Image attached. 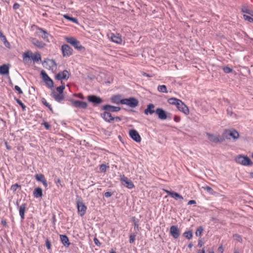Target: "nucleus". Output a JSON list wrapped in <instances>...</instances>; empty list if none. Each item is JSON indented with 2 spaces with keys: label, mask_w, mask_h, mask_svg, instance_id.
Here are the masks:
<instances>
[{
  "label": "nucleus",
  "mask_w": 253,
  "mask_h": 253,
  "mask_svg": "<svg viewBox=\"0 0 253 253\" xmlns=\"http://www.w3.org/2000/svg\"><path fill=\"white\" fill-rule=\"evenodd\" d=\"M16 101L17 103L21 106L22 110L24 111L26 109V106L19 99H16Z\"/></svg>",
  "instance_id": "a18cd8bd"
},
{
  "label": "nucleus",
  "mask_w": 253,
  "mask_h": 253,
  "mask_svg": "<svg viewBox=\"0 0 253 253\" xmlns=\"http://www.w3.org/2000/svg\"><path fill=\"white\" fill-rule=\"evenodd\" d=\"M33 195L36 198L42 197L43 195L42 189L40 187L35 189L33 192Z\"/></svg>",
  "instance_id": "b1692460"
},
{
  "label": "nucleus",
  "mask_w": 253,
  "mask_h": 253,
  "mask_svg": "<svg viewBox=\"0 0 253 253\" xmlns=\"http://www.w3.org/2000/svg\"><path fill=\"white\" fill-rule=\"evenodd\" d=\"M198 253H205V249H203L202 250H199Z\"/></svg>",
  "instance_id": "774afa93"
},
{
  "label": "nucleus",
  "mask_w": 253,
  "mask_h": 253,
  "mask_svg": "<svg viewBox=\"0 0 253 253\" xmlns=\"http://www.w3.org/2000/svg\"><path fill=\"white\" fill-rule=\"evenodd\" d=\"M31 42L32 43L36 46L40 48H42L45 47L46 45L45 43L42 42V41H40L38 40L35 39V38H32L31 40Z\"/></svg>",
  "instance_id": "4be33fe9"
},
{
  "label": "nucleus",
  "mask_w": 253,
  "mask_h": 253,
  "mask_svg": "<svg viewBox=\"0 0 253 253\" xmlns=\"http://www.w3.org/2000/svg\"><path fill=\"white\" fill-rule=\"evenodd\" d=\"M42 104L44 105L46 107H48L51 112H53V110L51 105L48 102H47L45 98H42Z\"/></svg>",
  "instance_id": "c9c22d12"
},
{
  "label": "nucleus",
  "mask_w": 253,
  "mask_h": 253,
  "mask_svg": "<svg viewBox=\"0 0 253 253\" xmlns=\"http://www.w3.org/2000/svg\"><path fill=\"white\" fill-rule=\"evenodd\" d=\"M23 58L24 61H26L27 58L29 59H31L34 62H38L41 61V56L40 53L36 52L35 54H33L30 50L27 51L23 54Z\"/></svg>",
  "instance_id": "f257e3e1"
},
{
  "label": "nucleus",
  "mask_w": 253,
  "mask_h": 253,
  "mask_svg": "<svg viewBox=\"0 0 253 253\" xmlns=\"http://www.w3.org/2000/svg\"><path fill=\"white\" fill-rule=\"evenodd\" d=\"M243 16H244L245 20H247L250 22H253V17H251L247 15H244Z\"/></svg>",
  "instance_id": "8fccbe9b"
},
{
  "label": "nucleus",
  "mask_w": 253,
  "mask_h": 253,
  "mask_svg": "<svg viewBox=\"0 0 253 253\" xmlns=\"http://www.w3.org/2000/svg\"><path fill=\"white\" fill-rule=\"evenodd\" d=\"M9 72V67L7 65L4 64L0 67V74L5 75Z\"/></svg>",
  "instance_id": "cd10ccee"
},
{
  "label": "nucleus",
  "mask_w": 253,
  "mask_h": 253,
  "mask_svg": "<svg viewBox=\"0 0 253 253\" xmlns=\"http://www.w3.org/2000/svg\"><path fill=\"white\" fill-rule=\"evenodd\" d=\"M204 231V228L202 226H199L197 228L196 231L195 232V235L196 236L200 237L201 236L202 232Z\"/></svg>",
  "instance_id": "72a5a7b5"
},
{
  "label": "nucleus",
  "mask_w": 253,
  "mask_h": 253,
  "mask_svg": "<svg viewBox=\"0 0 253 253\" xmlns=\"http://www.w3.org/2000/svg\"><path fill=\"white\" fill-rule=\"evenodd\" d=\"M102 109L105 111H108L110 112H117L121 110L119 107H116L110 105H105L103 106Z\"/></svg>",
  "instance_id": "aec40b11"
},
{
  "label": "nucleus",
  "mask_w": 253,
  "mask_h": 253,
  "mask_svg": "<svg viewBox=\"0 0 253 253\" xmlns=\"http://www.w3.org/2000/svg\"><path fill=\"white\" fill-rule=\"evenodd\" d=\"M4 45L6 47H8V48H9L10 47V43H9V42L7 41L6 39V37H3V38L1 40Z\"/></svg>",
  "instance_id": "79ce46f5"
},
{
  "label": "nucleus",
  "mask_w": 253,
  "mask_h": 253,
  "mask_svg": "<svg viewBox=\"0 0 253 253\" xmlns=\"http://www.w3.org/2000/svg\"><path fill=\"white\" fill-rule=\"evenodd\" d=\"M71 101L72 105L76 108L86 109L87 107V104L85 102L74 100H72Z\"/></svg>",
  "instance_id": "4468645a"
},
{
  "label": "nucleus",
  "mask_w": 253,
  "mask_h": 253,
  "mask_svg": "<svg viewBox=\"0 0 253 253\" xmlns=\"http://www.w3.org/2000/svg\"><path fill=\"white\" fill-rule=\"evenodd\" d=\"M236 162L243 166H251L253 164L251 160L247 157L239 155L235 159Z\"/></svg>",
  "instance_id": "20e7f679"
},
{
  "label": "nucleus",
  "mask_w": 253,
  "mask_h": 253,
  "mask_svg": "<svg viewBox=\"0 0 253 253\" xmlns=\"http://www.w3.org/2000/svg\"><path fill=\"white\" fill-rule=\"evenodd\" d=\"M94 242L95 244L97 246L100 245V242H99V240L96 238H94Z\"/></svg>",
  "instance_id": "680f3d73"
},
{
  "label": "nucleus",
  "mask_w": 253,
  "mask_h": 253,
  "mask_svg": "<svg viewBox=\"0 0 253 253\" xmlns=\"http://www.w3.org/2000/svg\"><path fill=\"white\" fill-rule=\"evenodd\" d=\"M44 82L46 84L48 87L51 88L53 86V82L50 78L48 79H47L46 81Z\"/></svg>",
  "instance_id": "f704fd0d"
},
{
  "label": "nucleus",
  "mask_w": 253,
  "mask_h": 253,
  "mask_svg": "<svg viewBox=\"0 0 253 253\" xmlns=\"http://www.w3.org/2000/svg\"><path fill=\"white\" fill-rule=\"evenodd\" d=\"M14 89H15L16 90H17V91L18 92V93H19V94H22V93H23V91H22V90H21V89L20 88V87H19L18 85H15V86H14Z\"/></svg>",
  "instance_id": "864d4df0"
},
{
  "label": "nucleus",
  "mask_w": 253,
  "mask_h": 253,
  "mask_svg": "<svg viewBox=\"0 0 253 253\" xmlns=\"http://www.w3.org/2000/svg\"><path fill=\"white\" fill-rule=\"evenodd\" d=\"M60 240L62 243L66 247H69L70 243L69 239L66 235H61L60 236Z\"/></svg>",
  "instance_id": "393cba45"
},
{
  "label": "nucleus",
  "mask_w": 253,
  "mask_h": 253,
  "mask_svg": "<svg viewBox=\"0 0 253 253\" xmlns=\"http://www.w3.org/2000/svg\"><path fill=\"white\" fill-rule=\"evenodd\" d=\"M171 197L174 198L176 200H178V199L181 200L183 199V198L181 195L174 192H173V193H172Z\"/></svg>",
  "instance_id": "2f4dec72"
},
{
  "label": "nucleus",
  "mask_w": 253,
  "mask_h": 253,
  "mask_svg": "<svg viewBox=\"0 0 253 253\" xmlns=\"http://www.w3.org/2000/svg\"><path fill=\"white\" fill-rule=\"evenodd\" d=\"M183 235L187 239L190 240L193 237V233L191 231H185Z\"/></svg>",
  "instance_id": "c756f323"
},
{
  "label": "nucleus",
  "mask_w": 253,
  "mask_h": 253,
  "mask_svg": "<svg viewBox=\"0 0 253 253\" xmlns=\"http://www.w3.org/2000/svg\"><path fill=\"white\" fill-rule=\"evenodd\" d=\"M26 207V204H23L19 208V214L22 219L24 218Z\"/></svg>",
  "instance_id": "c85d7f7f"
},
{
  "label": "nucleus",
  "mask_w": 253,
  "mask_h": 253,
  "mask_svg": "<svg viewBox=\"0 0 253 253\" xmlns=\"http://www.w3.org/2000/svg\"><path fill=\"white\" fill-rule=\"evenodd\" d=\"M101 117L106 122L111 123L115 120V118L112 116L111 113L108 111H105L103 113L101 114Z\"/></svg>",
  "instance_id": "412c9836"
},
{
  "label": "nucleus",
  "mask_w": 253,
  "mask_h": 253,
  "mask_svg": "<svg viewBox=\"0 0 253 253\" xmlns=\"http://www.w3.org/2000/svg\"><path fill=\"white\" fill-rule=\"evenodd\" d=\"M112 195V194L110 192H106L104 193V196L106 198H109Z\"/></svg>",
  "instance_id": "bf43d9fd"
},
{
  "label": "nucleus",
  "mask_w": 253,
  "mask_h": 253,
  "mask_svg": "<svg viewBox=\"0 0 253 253\" xmlns=\"http://www.w3.org/2000/svg\"><path fill=\"white\" fill-rule=\"evenodd\" d=\"M196 203V201L195 200H190L188 203V205H192V204H195Z\"/></svg>",
  "instance_id": "e2e57ef3"
},
{
  "label": "nucleus",
  "mask_w": 253,
  "mask_h": 253,
  "mask_svg": "<svg viewBox=\"0 0 253 253\" xmlns=\"http://www.w3.org/2000/svg\"><path fill=\"white\" fill-rule=\"evenodd\" d=\"M42 183L45 187H47V183L45 179L43 181H42Z\"/></svg>",
  "instance_id": "69168bd1"
},
{
  "label": "nucleus",
  "mask_w": 253,
  "mask_h": 253,
  "mask_svg": "<svg viewBox=\"0 0 253 253\" xmlns=\"http://www.w3.org/2000/svg\"><path fill=\"white\" fill-rule=\"evenodd\" d=\"M233 238L234 239L238 241L239 242H242V239L240 235H239L238 234H235L233 235Z\"/></svg>",
  "instance_id": "49530a36"
},
{
  "label": "nucleus",
  "mask_w": 253,
  "mask_h": 253,
  "mask_svg": "<svg viewBox=\"0 0 253 253\" xmlns=\"http://www.w3.org/2000/svg\"><path fill=\"white\" fill-rule=\"evenodd\" d=\"M223 70L225 73H229L232 71V69L226 66L223 68Z\"/></svg>",
  "instance_id": "de8ad7c7"
},
{
  "label": "nucleus",
  "mask_w": 253,
  "mask_h": 253,
  "mask_svg": "<svg viewBox=\"0 0 253 253\" xmlns=\"http://www.w3.org/2000/svg\"><path fill=\"white\" fill-rule=\"evenodd\" d=\"M21 187V185L18 184H15L11 186L10 189L13 192H15L18 188Z\"/></svg>",
  "instance_id": "a19ab883"
},
{
  "label": "nucleus",
  "mask_w": 253,
  "mask_h": 253,
  "mask_svg": "<svg viewBox=\"0 0 253 253\" xmlns=\"http://www.w3.org/2000/svg\"><path fill=\"white\" fill-rule=\"evenodd\" d=\"M129 243H133L135 240V237H136V234H135L134 233H132V234H131L130 235H129Z\"/></svg>",
  "instance_id": "ea45409f"
},
{
  "label": "nucleus",
  "mask_w": 253,
  "mask_h": 253,
  "mask_svg": "<svg viewBox=\"0 0 253 253\" xmlns=\"http://www.w3.org/2000/svg\"><path fill=\"white\" fill-rule=\"evenodd\" d=\"M88 100L94 104H99L102 102V99L97 96L91 95L87 96Z\"/></svg>",
  "instance_id": "6ab92c4d"
},
{
  "label": "nucleus",
  "mask_w": 253,
  "mask_h": 253,
  "mask_svg": "<svg viewBox=\"0 0 253 253\" xmlns=\"http://www.w3.org/2000/svg\"><path fill=\"white\" fill-rule=\"evenodd\" d=\"M156 114L158 118L161 120H165L168 118L170 119V114L167 113L164 109L161 108L156 109Z\"/></svg>",
  "instance_id": "423d86ee"
},
{
  "label": "nucleus",
  "mask_w": 253,
  "mask_h": 253,
  "mask_svg": "<svg viewBox=\"0 0 253 253\" xmlns=\"http://www.w3.org/2000/svg\"><path fill=\"white\" fill-rule=\"evenodd\" d=\"M109 38L113 42L118 44H121L123 41L122 37L119 34L111 33Z\"/></svg>",
  "instance_id": "2eb2a0df"
},
{
  "label": "nucleus",
  "mask_w": 253,
  "mask_h": 253,
  "mask_svg": "<svg viewBox=\"0 0 253 253\" xmlns=\"http://www.w3.org/2000/svg\"><path fill=\"white\" fill-rule=\"evenodd\" d=\"M158 90L163 93H167V87L165 85H159L158 86Z\"/></svg>",
  "instance_id": "7c9ffc66"
},
{
  "label": "nucleus",
  "mask_w": 253,
  "mask_h": 253,
  "mask_svg": "<svg viewBox=\"0 0 253 253\" xmlns=\"http://www.w3.org/2000/svg\"><path fill=\"white\" fill-rule=\"evenodd\" d=\"M204 190L207 191L209 193H212V192L213 191V190L212 188L208 186H204L202 187Z\"/></svg>",
  "instance_id": "3c124183"
},
{
  "label": "nucleus",
  "mask_w": 253,
  "mask_h": 253,
  "mask_svg": "<svg viewBox=\"0 0 253 253\" xmlns=\"http://www.w3.org/2000/svg\"><path fill=\"white\" fill-rule=\"evenodd\" d=\"M43 66L52 72L56 69L57 64L55 61L53 59H46L43 63Z\"/></svg>",
  "instance_id": "39448f33"
},
{
  "label": "nucleus",
  "mask_w": 253,
  "mask_h": 253,
  "mask_svg": "<svg viewBox=\"0 0 253 253\" xmlns=\"http://www.w3.org/2000/svg\"><path fill=\"white\" fill-rule=\"evenodd\" d=\"M223 134L226 138L229 139H230V137H232L233 139H237L239 136L238 132L235 130H226L224 131Z\"/></svg>",
  "instance_id": "1a4fd4ad"
},
{
  "label": "nucleus",
  "mask_w": 253,
  "mask_h": 253,
  "mask_svg": "<svg viewBox=\"0 0 253 253\" xmlns=\"http://www.w3.org/2000/svg\"><path fill=\"white\" fill-rule=\"evenodd\" d=\"M41 75L42 76V79L44 81H46L49 78L46 72L44 70H42L41 72Z\"/></svg>",
  "instance_id": "58836bf2"
},
{
  "label": "nucleus",
  "mask_w": 253,
  "mask_h": 253,
  "mask_svg": "<svg viewBox=\"0 0 253 253\" xmlns=\"http://www.w3.org/2000/svg\"><path fill=\"white\" fill-rule=\"evenodd\" d=\"M164 191L170 197L172 195V193H173V191H169V190H166V189H164Z\"/></svg>",
  "instance_id": "052dcab7"
},
{
  "label": "nucleus",
  "mask_w": 253,
  "mask_h": 253,
  "mask_svg": "<svg viewBox=\"0 0 253 253\" xmlns=\"http://www.w3.org/2000/svg\"><path fill=\"white\" fill-rule=\"evenodd\" d=\"M242 11L243 12L248 14L249 15L253 17V11L252 10H251L247 7H244L242 8Z\"/></svg>",
  "instance_id": "473e14b6"
},
{
  "label": "nucleus",
  "mask_w": 253,
  "mask_h": 253,
  "mask_svg": "<svg viewBox=\"0 0 253 253\" xmlns=\"http://www.w3.org/2000/svg\"><path fill=\"white\" fill-rule=\"evenodd\" d=\"M64 89L65 86L64 85H62L57 87L56 89L59 93H62Z\"/></svg>",
  "instance_id": "37998d69"
},
{
  "label": "nucleus",
  "mask_w": 253,
  "mask_h": 253,
  "mask_svg": "<svg viewBox=\"0 0 253 253\" xmlns=\"http://www.w3.org/2000/svg\"><path fill=\"white\" fill-rule=\"evenodd\" d=\"M181 101V100L176 98H170L168 100V102L169 104L174 105L177 107L178 105H179V103Z\"/></svg>",
  "instance_id": "bb28decb"
},
{
  "label": "nucleus",
  "mask_w": 253,
  "mask_h": 253,
  "mask_svg": "<svg viewBox=\"0 0 253 253\" xmlns=\"http://www.w3.org/2000/svg\"><path fill=\"white\" fill-rule=\"evenodd\" d=\"M38 30L39 31H40L41 33H42V38L44 40H45L47 42H49V40L48 39L49 34H48V33L45 30H44L43 29H42V28H39L38 29Z\"/></svg>",
  "instance_id": "a878e982"
},
{
  "label": "nucleus",
  "mask_w": 253,
  "mask_h": 253,
  "mask_svg": "<svg viewBox=\"0 0 253 253\" xmlns=\"http://www.w3.org/2000/svg\"><path fill=\"white\" fill-rule=\"evenodd\" d=\"M204 245V243L201 240H199L198 241V246L201 247Z\"/></svg>",
  "instance_id": "0e129e2a"
},
{
  "label": "nucleus",
  "mask_w": 253,
  "mask_h": 253,
  "mask_svg": "<svg viewBox=\"0 0 253 253\" xmlns=\"http://www.w3.org/2000/svg\"><path fill=\"white\" fill-rule=\"evenodd\" d=\"M53 98L58 102H60L64 99V96L62 93H57L55 91H53L51 93Z\"/></svg>",
  "instance_id": "5701e85b"
},
{
  "label": "nucleus",
  "mask_w": 253,
  "mask_h": 253,
  "mask_svg": "<svg viewBox=\"0 0 253 253\" xmlns=\"http://www.w3.org/2000/svg\"><path fill=\"white\" fill-rule=\"evenodd\" d=\"M120 180L122 184L128 189H132L134 187L133 183L124 175L121 176Z\"/></svg>",
  "instance_id": "9d476101"
},
{
  "label": "nucleus",
  "mask_w": 253,
  "mask_h": 253,
  "mask_svg": "<svg viewBox=\"0 0 253 253\" xmlns=\"http://www.w3.org/2000/svg\"><path fill=\"white\" fill-rule=\"evenodd\" d=\"M129 136L136 142H140L141 140V137L138 132L135 129H131L129 132Z\"/></svg>",
  "instance_id": "ddd939ff"
},
{
  "label": "nucleus",
  "mask_w": 253,
  "mask_h": 253,
  "mask_svg": "<svg viewBox=\"0 0 253 253\" xmlns=\"http://www.w3.org/2000/svg\"><path fill=\"white\" fill-rule=\"evenodd\" d=\"M46 247L47 248V249L49 250L51 248V244L50 241L48 240H46L45 242Z\"/></svg>",
  "instance_id": "5fc2aeb1"
},
{
  "label": "nucleus",
  "mask_w": 253,
  "mask_h": 253,
  "mask_svg": "<svg viewBox=\"0 0 253 253\" xmlns=\"http://www.w3.org/2000/svg\"><path fill=\"white\" fill-rule=\"evenodd\" d=\"M65 40L68 43L71 44L77 50L81 51L85 49L84 47L81 45L80 42L76 39L73 37H67Z\"/></svg>",
  "instance_id": "f03ea898"
},
{
  "label": "nucleus",
  "mask_w": 253,
  "mask_h": 253,
  "mask_svg": "<svg viewBox=\"0 0 253 253\" xmlns=\"http://www.w3.org/2000/svg\"><path fill=\"white\" fill-rule=\"evenodd\" d=\"M20 7V5L18 3H15L13 6V8L14 10H16Z\"/></svg>",
  "instance_id": "4d7b16f0"
},
{
  "label": "nucleus",
  "mask_w": 253,
  "mask_h": 253,
  "mask_svg": "<svg viewBox=\"0 0 253 253\" xmlns=\"http://www.w3.org/2000/svg\"><path fill=\"white\" fill-rule=\"evenodd\" d=\"M77 208L78 212L81 216L84 215L86 210V207L82 201H78L77 202Z\"/></svg>",
  "instance_id": "9b49d317"
},
{
  "label": "nucleus",
  "mask_w": 253,
  "mask_h": 253,
  "mask_svg": "<svg viewBox=\"0 0 253 253\" xmlns=\"http://www.w3.org/2000/svg\"><path fill=\"white\" fill-rule=\"evenodd\" d=\"M170 234L175 239L179 237L180 232L177 226L172 225L170 227Z\"/></svg>",
  "instance_id": "f8f14e48"
},
{
  "label": "nucleus",
  "mask_w": 253,
  "mask_h": 253,
  "mask_svg": "<svg viewBox=\"0 0 253 253\" xmlns=\"http://www.w3.org/2000/svg\"><path fill=\"white\" fill-rule=\"evenodd\" d=\"M178 110L184 113L185 115H188L189 110L188 107L182 101L179 103V105L177 106Z\"/></svg>",
  "instance_id": "f3484780"
},
{
  "label": "nucleus",
  "mask_w": 253,
  "mask_h": 253,
  "mask_svg": "<svg viewBox=\"0 0 253 253\" xmlns=\"http://www.w3.org/2000/svg\"><path fill=\"white\" fill-rule=\"evenodd\" d=\"M155 107V106L153 104H148L147 108L144 111V113L146 115H152L154 113L156 114V109H154Z\"/></svg>",
  "instance_id": "a211bd4d"
},
{
  "label": "nucleus",
  "mask_w": 253,
  "mask_h": 253,
  "mask_svg": "<svg viewBox=\"0 0 253 253\" xmlns=\"http://www.w3.org/2000/svg\"><path fill=\"white\" fill-rule=\"evenodd\" d=\"M69 73L68 71L64 70L62 72H60L58 73L56 76L55 78L57 80H67L69 77Z\"/></svg>",
  "instance_id": "dca6fc26"
},
{
  "label": "nucleus",
  "mask_w": 253,
  "mask_h": 253,
  "mask_svg": "<svg viewBox=\"0 0 253 253\" xmlns=\"http://www.w3.org/2000/svg\"><path fill=\"white\" fill-rule=\"evenodd\" d=\"M120 100H121L120 99L119 97L117 96H113L111 98V101L114 103L119 104L120 103Z\"/></svg>",
  "instance_id": "e433bc0d"
},
{
  "label": "nucleus",
  "mask_w": 253,
  "mask_h": 253,
  "mask_svg": "<svg viewBox=\"0 0 253 253\" xmlns=\"http://www.w3.org/2000/svg\"><path fill=\"white\" fill-rule=\"evenodd\" d=\"M64 17L67 19H68L70 21H72L75 23H76L77 22V19L75 18H73V17H71L68 15H65L64 16Z\"/></svg>",
  "instance_id": "09e8293b"
},
{
  "label": "nucleus",
  "mask_w": 253,
  "mask_h": 253,
  "mask_svg": "<svg viewBox=\"0 0 253 253\" xmlns=\"http://www.w3.org/2000/svg\"><path fill=\"white\" fill-rule=\"evenodd\" d=\"M227 114L230 116H232L233 114L232 109L231 107H229L227 109Z\"/></svg>",
  "instance_id": "603ef678"
},
{
  "label": "nucleus",
  "mask_w": 253,
  "mask_h": 253,
  "mask_svg": "<svg viewBox=\"0 0 253 253\" xmlns=\"http://www.w3.org/2000/svg\"><path fill=\"white\" fill-rule=\"evenodd\" d=\"M36 179L39 181H43L45 179L44 176L42 174H39L36 175Z\"/></svg>",
  "instance_id": "4c0bfd02"
},
{
  "label": "nucleus",
  "mask_w": 253,
  "mask_h": 253,
  "mask_svg": "<svg viewBox=\"0 0 253 253\" xmlns=\"http://www.w3.org/2000/svg\"><path fill=\"white\" fill-rule=\"evenodd\" d=\"M120 103L126 105L131 108H134L138 105V101L134 97H130L121 99Z\"/></svg>",
  "instance_id": "7ed1b4c3"
},
{
  "label": "nucleus",
  "mask_w": 253,
  "mask_h": 253,
  "mask_svg": "<svg viewBox=\"0 0 253 253\" xmlns=\"http://www.w3.org/2000/svg\"><path fill=\"white\" fill-rule=\"evenodd\" d=\"M5 146H6V148L8 149V150H10L11 149V146L8 145L7 144V143L6 142H5Z\"/></svg>",
  "instance_id": "338daca9"
},
{
  "label": "nucleus",
  "mask_w": 253,
  "mask_h": 253,
  "mask_svg": "<svg viewBox=\"0 0 253 253\" xmlns=\"http://www.w3.org/2000/svg\"><path fill=\"white\" fill-rule=\"evenodd\" d=\"M107 167L104 164H101L100 165L99 169L101 172H105L106 171Z\"/></svg>",
  "instance_id": "c03bdc74"
},
{
  "label": "nucleus",
  "mask_w": 253,
  "mask_h": 253,
  "mask_svg": "<svg viewBox=\"0 0 253 253\" xmlns=\"http://www.w3.org/2000/svg\"><path fill=\"white\" fill-rule=\"evenodd\" d=\"M173 120L175 122H179L180 121L181 119H180V117L177 116H175L174 117Z\"/></svg>",
  "instance_id": "13d9d810"
},
{
  "label": "nucleus",
  "mask_w": 253,
  "mask_h": 253,
  "mask_svg": "<svg viewBox=\"0 0 253 253\" xmlns=\"http://www.w3.org/2000/svg\"><path fill=\"white\" fill-rule=\"evenodd\" d=\"M43 125H44V127L46 129H49L50 128V126L49 124H48L47 122H44Z\"/></svg>",
  "instance_id": "6e6d98bb"
},
{
  "label": "nucleus",
  "mask_w": 253,
  "mask_h": 253,
  "mask_svg": "<svg viewBox=\"0 0 253 253\" xmlns=\"http://www.w3.org/2000/svg\"><path fill=\"white\" fill-rule=\"evenodd\" d=\"M61 50L63 57H69L73 54L72 48L67 44H63Z\"/></svg>",
  "instance_id": "6e6552de"
},
{
  "label": "nucleus",
  "mask_w": 253,
  "mask_h": 253,
  "mask_svg": "<svg viewBox=\"0 0 253 253\" xmlns=\"http://www.w3.org/2000/svg\"><path fill=\"white\" fill-rule=\"evenodd\" d=\"M208 139L211 142L217 143L222 141V138L219 135H215L209 132L206 133Z\"/></svg>",
  "instance_id": "0eeeda50"
}]
</instances>
